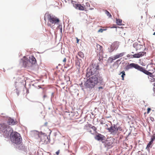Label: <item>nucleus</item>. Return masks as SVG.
I'll return each instance as SVG.
<instances>
[{
	"label": "nucleus",
	"instance_id": "nucleus-1",
	"mask_svg": "<svg viewBox=\"0 0 155 155\" xmlns=\"http://www.w3.org/2000/svg\"><path fill=\"white\" fill-rule=\"evenodd\" d=\"M44 20L46 22L48 27L53 28L55 27L54 25L58 24L60 22L59 19L55 16L49 13L45 14Z\"/></svg>",
	"mask_w": 155,
	"mask_h": 155
},
{
	"label": "nucleus",
	"instance_id": "nucleus-2",
	"mask_svg": "<svg viewBox=\"0 0 155 155\" xmlns=\"http://www.w3.org/2000/svg\"><path fill=\"white\" fill-rule=\"evenodd\" d=\"M99 67V65L97 64H94V65L92 64L90 67V69L89 70L87 69V74H88L89 76L93 75H94L93 76L97 75V76L98 78H99V81H102L103 80L102 77H99L98 75Z\"/></svg>",
	"mask_w": 155,
	"mask_h": 155
},
{
	"label": "nucleus",
	"instance_id": "nucleus-3",
	"mask_svg": "<svg viewBox=\"0 0 155 155\" xmlns=\"http://www.w3.org/2000/svg\"><path fill=\"white\" fill-rule=\"evenodd\" d=\"M97 76H92L89 79L87 80L84 84V86L86 88H92L94 87L98 82Z\"/></svg>",
	"mask_w": 155,
	"mask_h": 155
},
{
	"label": "nucleus",
	"instance_id": "nucleus-4",
	"mask_svg": "<svg viewBox=\"0 0 155 155\" xmlns=\"http://www.w3.org/2000/svg\"><path fill=\"white\" fill-rule=\"evenodd\" d=\"M10 139L12 142L17 144H20L22 140L20 134L16 132H12L11 133Z\"/></svg>",
	"mask_w": 155,
	"mask_h": 155
},
{
	"label": "nucleus",
	"instance_id": "nucleus-5",
	"mask_svg": "<svg viewBox=\"0 0 155 155\" xmlns=\"http://www.w3.org/2000/svg\"><path fill=\"white\" fill-rule=\"evenodd\" d=\"M9 126L5 123L0 124V131L3 133V135L5 137H8L9 136V132L8 131V129Z\"/></svg>",
	"mask_w": 155,
	"mask_h": 155
},
{
	"label": "nucleus",
	"instance_id": "nucleus-6",
	"mask_svg": "<svg viewBox=\"0 0 155 155\" xmlns=\"http://www.w3.org/2000/svg\"><path fill=\"white\" fill-rule=\"evenodd\" d=\"M147 67L148 68V71L146 70L143 67L142 71V72L146 75H149L153 74L155 72V67L153 64H149L148 65Z\"/></svg>",
	"mask_w": 155,
	"mask_h": 155
},
{
	"label": "nucleus",
	"instance_id": "nucleus-7",
	"mask_svg": "<svg viewBox=\"0 0 155 155\" xmlns=\"http://www.w3.org/2000/svg\"><path fill=\"white\" fill-rule=\"evenodd\" d=\"M127 68L128 69L134 68L142 72L143 67L139 66L138 64L134 63H131L127 66Z\"/></svg>",
	"mask_w": 155,
	"mask_h": 155
},
{
	"label": "nucleus",
	"instance_id": "nucleus-8",
	"mask_svg": "<svg viewBox=\"0 0 155 155\" xmlns=\"http://www.w3.org/2000/svg\"><path fill=\"white\" fill-rule=\"evenodd\" d=\"M85 127V129L91 134H93L94 132H97V128L90 124L86 125Z\"/></svg>",
	"mask_w": 155,
	"mask_h": 155
},
{
	"label": "nucleus",
	"instance_id": "nucleus-9",
	"mask_svg": "<svg viewBox=\"0 0 155 155\" xmlns=\"http://www.w3.org/2000/svg\"><path fill=\"white\" fill-rule=\"evenodd\" d=\"M119 45L117 42H114L108 48V51L110 52H112L115 49L117 50Z\"/></svg>",
	"mask_w": 155,
	"mask_h": 155
},
{
	"label": "nucleus",
	"instance_id": "nucleus-10",
	"mask_svg": "<svg viewBox=\"0 0 155 155\" xmlns=\"http://www.w3.org/2000/svg\"><path fill=\"white\" fill-rule=\"evenodd\" d=\"M41 140L44 144H47L50 143V140L46 135H42L41 137Z\"/></svg>",
	"mask_w": 155,
	"mask_h": 155
},
{
	"label": "nucleus",
	"instance_id": "nucleus-11",
	"mask_svg": "<svg viewBox=\"0 0 155 155\" xmlns=\"http://www.w3.org/2000/svg\"><path fill=\"white\" fill-rule=\"evenodd\" d=\"M74 1H72V3L74 5V6L77 9H78L80 10H85V6H84V5H82L81 4H74V3H76Z\"/></svg>",
	"mask_w": 155,
	"mask_h": 155
},
{
	"label": "nucleus",
	"instance_id": "nucleus-12",
	"mask_svg": "<svg viewBox=\"0 0 155 155\" xmlns=\"http://www.w3.org/2000/svg\"><path fill=\"white\" fill-rule=\"evenodd\" d=\"M117 126L115 125L113 126H111L107 128L109 131L113 134H115L117 133Z\"/></svg>",
	"mask_w": 155,
	"mask_h": 155
},
{
	"label": "nucleus",
	"instance_id": "nucleus-13",
	"mask_svg": "<svg viewBox=\"0 0 155 155\" xmlns=\"http://www.w3.org/2000/svg\"><path fill=\"white\" fill-rule=\"evenodd\" d=\"M146 53L145 52L141 51L138 53L135 54L133 55L132 56L133 58H138L145 55Z\"/></svg>",
	"mask_w": 155,
	"mask_h": 155
},
{
	"label": "nucleus",
	"instance_id": "nucleus-14",
	"mask_svg": "<svg viewBox=\"0 0 155 155\" xmlns=\"http://www.w3.org/2000/svg\"><path fill=\"white\" fill-rule=\"evenodd\" d=\"M133 47L135 48L136 51L140 50L143 48L142 45L139 44L137 42H135L133 45Z\"/></svg>",
	"mask_w": 155,
	"mask_h": 155
},
{
	"label": "nucleus",
	"instance_id": "nucleus-15",
	"mask_svg": "<svg viewBox=\"0 0 155 155\" xmlns=\"http://www.w3.org/2000/svg\"><path fill=\"white\" fill-rule=\"evenodd\" d=\"M24 58L25 60L23 61V65L25 67H31V64H30L29 63V60L28 58H26L25 57H24Z\"/></svg>",
	"mask_w": 155,
	"mask_h": 155
},
{
	"label": "nucleus",
	"instance_id": "nucleus-16",
	"mask_svg": "<svg viewBox=\"0 0 155 155\" xmlns=\"http://www.w3.org/2000/svg\"><path fill=\"white\" fill-rule=\"evenodd\" d=\"M29 63L30 64H31V66L33 64H35L36 62V60L35 58L32 56H30L29 59Z\"/></svg>",
	"mask_w": 155,
	"mask_h": 155
},
{
	"label": "nucleus",
	"instance_id": "nucleus-17",
	"mask_svg": "<svg viewBox=\"0 0 155 155\" xmlns=\"http://www.w3.org/2000/svg\"><path fill=\"white\" fill-rule=\"evenodd\" d=\"M8 123L10 125H13L17 124L18 122L17 121H15L14 119L9 118L8 119Z\"/></svg>",
	"mask_w": 155,
	"mask_h": 155
},
{
	"label": "nucleus",
	"instance_id": "nucleus-18",
	"mask_svg": "<svg viewBox=\"0 0 155 155\" xmlns=\"http://www.w3.org/2000/svg\"><path fill=\"white\" fill-rule=\"evenodd\" d=\"M104 136L102 135L101 134H98L96 135L94 138L95 139L97 140H101L102 141L104 140Z\"/></svg>",
	"mask_w": 155,
	"mask_h": 155
},
{
	"label": "nucleus",
	"instance_id": "nucleus-19",
	"mask_svg": "<svg viewBox=\"0 0 155 155\" xmlns=\"http://www.w3.org/2000/svg\"><path fill=\"white\" fill-rule=\"evenodd\" d=\"M153 74H151L149 75H147L149 76L148 77V78L151 82H153L155 81V75Z\"/></svg>",
	"mask_w": 155,
	"mask_h": 155
},
{
	"label": "nucleus",
	"instance_id": "nucleus-20",
	"mask_svg": "<svg viewBox=\"0 0 155 155\" xmlns=\"http://www.w3.org/2000/svg\"><path fill=\"white\" fill-rule=\"evenodd\" d=\"M96 51L97 52H102L103 51L102 47L98 44H96Z\"/></svg>",
	"mask_w": 155,
	"mask_h": 155
},
{
	"label": "nucleus",
	"instance_id": "nucleus-21",
	"mask_svg": "<svg viewBox=\"0 0 155 155\" xmlns=\"http://www.w3.org/2000/svg\"><path fill=\"white\" fill-rule=\"evenodd\" d=\"M122 20H121L120 19H119L116 18V23L117 25H121V24H122Z\"/></svg>",
	"mask_w": 155,
	"mask_h": 155
},
{
	"label": "nucleus",
	"instance_id": "nucleus-22",
	"mask_svg": "<svg viewBox=\"0 0 155 155\" xmlns=\"http://www.w3.org/2000/svg\"><path fill=\"white\" fill-rule=\"evenodd\" d=\"M153 141L152 140H151L149 142V143L147 145L146 149H148L150 147H152V144L153 143Z\"/></svg>",
	"mask_w": 155,
	"mask_h": 155
},
{
	"label": "nucleus",
	"instance_id": "nucleus-23",
	"mask_svg": "<svg viewBox=\"0 0 155 155\" xmlns=\"http://www.w3.org/2000/svg\"><path fill=\"white\" fill-rule=\"evenodd\" d=\"M78 55L80 58H84V54L81 51H79L78 52Z\"/></svg>",
	"mask_w": 155,
	"mask_h": 155
},
{
	"label": "nucleus",
	"instance_id": "nucleus-24",
	"mask_svg": "<svg viewBox=\"0 0 155 155\" xmlns=\"http://www.w3.org/2000/svg\"><path fill=\"white\" fill-rule=\"evenodd\" d=\"M105 13L106 15L108 16L109 18H111L112 17V15L107 10H105Z\"/></svg>",
	"mask_w": 155,
	"mask_h": 155
},
{
	"label": "nucleus",
	"instance_id": "nucleus-25",
	"mask_svg": "<svg viewBox=\"0 0 155 155\" xmlns=\"http://www.w3.org/2000/svg\"><path fill=\"white\" fill-rule=\"evenodd\" d=\"M114 59V58L113 57H110L108 58V61L109 62L111 63L113 62V60H115Z\"/></svg>",
	"mask_w": 155,
	"mask_h": 155
},
{
	"label": "nucleus",
	"instance_id": "nucleus-26",
	"mask_svg": "<svg viewBox=\"0 0 155 155\" xmlns=\"http://www.w3.org/2000/svg\"><path fill=\"white\" fill-rule=\"evenodd\" d=\"M117 132L118 131L119 133V132L122 131H123V129L120 126H119L118 127L117 126Z\"/></svg>",
	"mask_w": 155,
	"mask_h": 155
},
{
	"label": "nucleus",
	"instance_id": "nucleus-27",
	"mask_svg": "<svg viewBox=\"0 0 155 155\" xmlns=\"http://www.w3.org/2000/svg\"><path fill=\"white\" fill-rule=\"evenodd\" d=\"M125 54V52H122V53H121L119 54H117L118 55L119 57L120 58V57H121L123 56Z\"/></svg>",
	"mask_w": 155,
	"mask_h": 155
},
{
	"label": "nucleus",
	"instance_id": "nucleus-28",
	"mask_svg": "<svg viewBox=\"0 0 155 155\" xmlns=\"http://www.w3.org/2000/svg\"><path fill=\"white\" fill-rule=\"evenodd\" d=\"M155 140V133L152 136L151 139V140H152V141H153Z\"/></svg>",
	"mask_w": 155,
	"mask_h": 155
},
{
	"label": "nucleus",
	"instance_id": "nucleus-29",
	"mask_svg": "<svg viewBox=\"0 0 155 155\" xmlns=\"http://www.w3.org/2000/svg\"><path fill=\"white\" fill-rule=\"evenodd\" d=\"M112 144V142L110 143L109 142L108 140H107L106 141V144L109 146H110Z\"/></svg>",
	"mask_w": 155,
	"mask_h": 155
},
{
	"label": "nucleus",
	"instance_id": "nucleus-30",
	"mask_svg": "<svg viewBox=\"0 0 155 155\" xmlns=\"http://www.w3.org/2000/svg\"><path fill=\"white\" fill-rule=\"evenodd\" d=\"M107 30L106 29H100L98 31V32H102L103 31H105Z\"/></svg>",
	"mask_w": 155,
	"mask_h": 155
},
{
	"label": "nucleus",
	"instance_id": "nucleus-31",
	"mask_svg": "<svg viewBox=\"0 0 155 155\" xmlns=\"http://www.w3.org/2000/svg\"><path fill=\"white\" fill-rule=\"evenodd\" d=\"M113 57H114V60H115L116 59H117V58H119L118 57V55L117 54L116 55H114V56Z\"/></svg>",
	"mask_w": 155,
	"mask_h": 155
},
{
	"label": "nucleus",
	"instance_id": "nucleus-32",
	"mask_svg": "<svg viewBox=\"0 0 155 155\" xmlns=\"http://www.w3.org/2000/svg\"><path fill=\"white\" fill-rule=\"evenodd\" d=\"M66 60V58H64V59L63 60V64L64 65L65 64Z\"/></svg>",
	"mask_w": 155,
	"mask_h": 155
},
{
	"label": "nucleus",
	"instance_id": "nucleus-33",
	"mask_svg": "<svg viewBox=\"0 0 155 155\" xmlns=\"http://www.w3.org/2000/svg\"><path fill=\"white\" fill-rule=\"evenodd\" d=\"M150 110L151 108H148L147 109V114L149 113Z\"/></svg>",
	"mask_w": 155,
	"mask_h": 155
},
{
	"label": "nucleus",
	"instance_id": "nucleus-34",
	"mask_svg": "<svg viewBox=\"0 0 155 155\" xmlns=\"http://www.w3.org/2000/svg\"><path fill=\"white\" fill-rule=\"evenodd\" d=\"M153 90L154 92L155 93V83H154Z\"/></svg>",
	"mask_w": 155,
	"mask_h": 155
},
{
	"label": "nucleus",
	"instance_id": "nucleus-35",
	"mask_svg": "<svg viewBox=\"0 0 155 155\" xmlns=\"http://www.w3.org/2000/svg\"><path fill=\"white\" fill-rule=\"evenodd\" d=\"M125 75H124V74H122V75H121V77L122 78V80H124V76H125Z\"/></svg>",
	"mask_w": 155,
	"mask_h": 155
},
{
	"label": "nucleus",
	"instance_id": "nucleus-36",
	"mask_svg": "<svg viewBox=\"0 0 155 155\" xmlns=\"http://www.w3.org/2000/svg\"><path fill=\"white\" fill-rule=\"evenodd\" d=\"M117 27L119 28V27H117V26H116V25H114L113 27H111V28H117Z\"/></svg>",
	"mask_w": 155,
	"mask_h": 155
},
{
	"label": "nucleus",
	"instance_id": "nucleus-37",
	"mask_svg": "<svg viewBox=\"0 0 155 155\" xmlns=\"http://www.w3.org/2000/svg\"><path fill=\"white\" fill-rule=\"evenodd\" d=\"M59 153V151L58 150L56 152V153L57 154L56 155H58Z\"/></svg>",
	"mask_w": 155,
	"mask_h": 155
},
{
	"label": "nucleus",
	"instance_id": "nucleus-38",
	"mask_svg": "<svg viewBox=\"0 0 155 155\" xmlns=\"http://www.w3.org/2000/svg\"><path fill=\"white\" fill-rule=\"evenodd\" d=\"M121 73L122 74H124V75H125V72L124 71H122Z\"/></svg>",
	"mask_w": 155,
	"mask_h": 155
},
{
	"label": "nucleus",
	"instance_id": "nucleus-39",
	"mask_svg": "<svg viewBox=\"0 0 155 155\" xmlns=\"http://www.w3.org/2000/svg\"><path fill=\"white\" fill-rule=\"evenodd\" d=\"M121 73L122 74H124V75H125V72L124 71H122Z\"/></svg>",
	"mask_w": 155,
	"mask_h": 155
},
{
	"label": "nucleus",
	"instance_id": "nucleus-40",
	"mask_svg": "<svg viewBox=\"0 0 155 155\" xmlns=\"http://www.w3.org/2000/svg\"><path fill=\"white\" fill-rule=\"evenodd\" d=\"M47 96L46 94H44L43 96V98L45 99V97H47Z\"/></svg>",
	"mask_w": 155,
	"mask_h": 155
},
{
	"label": "nucleus",
	"instance_id": "nucleus-41",
	"mask_svg": "<svg viewBox=\"0 0 155 155\" xmlns=\"http://www.w3.org/2000/svg\"><path fill=\"white\" fill-rule=\"evenodd\" d=\"M98 88L99 90H100L101 89H102L103 87H98Z\"/></svg>",
	"mask_w": 155,
	"mask_h": 155
},
{
	"label": "nucleus",
	"instance_id": "nucleus-42",
	"mask_svg": "<svg viewBox=\"0 0 155 155\" xmlns=\"http://www.w3.org/2000/svg\"><path fill=\"white\" fill-rule=\"evenodd\" d=\"M105 127H107V128H109L108 127V125L107 124H106L105 126Z\"/></svg>",
	"mask_w": 155,
	"mask_h": 155
},
{
	"label": "nucleus",
	"instance_id": "nucleus-43",
	"mask_svg": "<svg viewBox=\"0 0 155 155\" xmlns=\"http://www.w3.org/2000/svg\"><path fill=\"white\" fill-rule=\"evenodd\" d=\"M130 55L129 54H128V55H127V57H130Z\"/></svg>",
	"mask_w": 155,
	"mask_h": 155
},
{
	"label": "nucleus",
	"instance_id": "nucleus-44",
	"mask_svg": "<svg viewBox=\"0 0 155 155\" xmlns=\"http://www.w3.org/2000/svg\"><path fill=\"white\" fill-rule=\"evenodd\" d=\"M86 4L87 5H89V4L88 3H86Z\"/></svg>",
	"mask_w": 155,
	"mask_h": 155
},
{
	"label": "nucleus",
	"instance_id": "nucleus-45",
	"mask_svg": "<svg viewBox=\"0 0 155 155\" xmlns=\"http://www.w3.org/2000/svg\"><path fill=\"white\" fill-rule=\"evenodd\" d=\"M101 124H103L104 123L103 122H101Z\"/></svg>",
	"mask_w": 155,
	"mask_h": 155
},
{
	"label": "nucleus",
	"instance_id": "nucleus-46",
	"mask_svg": "<svg viewBox=\"0 0 155 155\" xmlns=\"http://www.w3.org/2000/svg\"><path fill=\"white\" fill-rule=\"evenodd\" d=\"M153 35H155V32L153 33Z\"/></svg>",
	"mask_w": 155,
	"mask_h": 155
},
{
	"label": "nucleus",
	"instance_id": "nucleus-47",
	"mask_svg": "<svg viewBox=\"0 0 155 155\" xmlns=\"http://www.w3.org/2000/svg\"><path fill=\"white\" fill-rule=\"evenodd\" d=\"M53 94H54V93H52V95H53Z\"/></svg>",
	"mask_w": 155,
	"mask_h": 155
},
{
	"label": "nucleus",
	"instance_id": "nucleus-48",
	"mask_svg": "<svg viewBox=\"0 0 155 155\" xmlns=\"http://www.w3.org/2000/svg\"><path fill=\"white\" fill-rule=\"evenodd\" d=\"M78 40H77V42H78Z\"/></svg>",
	"mask_w": 155,
	"mask_h": 155
}]
</instances>
